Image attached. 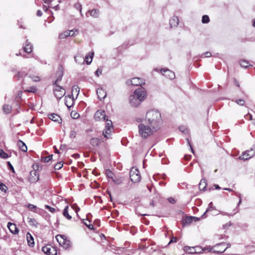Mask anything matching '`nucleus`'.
Returning a JSON list of instances; mask_svg holds the SVG:
<instances>
[{
	"mask_svg": "<svg viewBox=\"0 0 255 255\" xmlns=\"http://www.w3.org/2000/svg\"><path fill=\"white\" fill-rule=\"evenodd\" d=\"M17 145L19 147V149L23 152H26L27 150V147L25 143L22 140H19L17 141Z\"/></svg>",
	"mask_w": 255,
	"mask_h": 255,
	"instance_id": "26",
	"label": "nucleus"
},
{
	"mask_svg": "<svg viewBox=\"0 0 255 255\" xmlns=\"http://www.w3.org/2000/svg\"><path fill=\"white\" fill-rule=\"evenodd\" d=\"M135 121L137 123H142L143 121V119L140 118H135Z\"/></svg>",
	"mask_w": 255,
	"mask_h": 255,
	"instance_id": "56",
	"label": "nucleus"
},
{
	"mask_svg": "<svg viewBox=\"0 0 255 255\" xmlns=\"http://www.w3.org/2000/svg\"><path fill=\"white\" fill-rule=\"evenodd\" d=\"M9 156L7 153L5 152L2 149L0 148V157L6 159L9 157Z\"/></svg>",
	"mask_w": 255,
	"mask_h": 255,
	"instance_id": "36",
	"label": "nucleus"
},
{
	"mask_svg": "<svg viewBox=\"0 0 255 255\" xmlns=\"http://www.w3.org/2000/svg\"><path fill=\"white\" fill-rule=\"evenodd\" d=\"M103 142V141L100 138L96 137L92 138L90 141L91 145L94 147L99 146Z\"/></svg>",
	"mask_w": 255,
	"mask_h": 255,
	"instance_id": "20",
	"label": "nucleus"
},
{
	"mask_svg": "<svg viewBox=\"0 0 255 255\" xmlns=\"http://www.w3.org/2000/svg\"><path fill=\"white\" fill-rule=\"evenodd\" d=\"M89 12L90 13V15L94 17H98L99 14V11L97 9H93Z\"/></svg>",
	"mask_w": 255,
	"mask_h": 255,
	"instance_id": "34",
	"label": "nucleus"
},
{
	"mask_svg": "<svg viewBox=\"0 0 255 255\" xmlns=\"http://www.w3.org/2000/svg\"><path fill=\"white\" fill-rule=\"evenodd\" d=\"M129 103L133 107H137L138 106L141 101L137 98L134 95H130L129 98Z\"/></svg>",
	"mask_w": 255,
	"mask_h": 255,
	"instance_id": "15",
	"label": "nucleus"
},
{
	"mask_svg": "<svg viewBox=\"0 0 255 255\" xmlns=\"http://www.w3.org/2000/svg\"><path fill=\"white\" fill-rule=\"evenodd\" d=\"M161 72L163 75L169 79H173L175 77L174 73L167 69H162Z\"/></svg>",
	"mask_w": 255,
	"mask_h": 255,
	"instance_id": "17",
	"label": "nucleus"
},
{
	"mask_svg": "<svg viewBox=\"0 0 255 255\" xmlns=\"http://www.w3.org/2000/svg\"><path fill=\"white\" fill-rule=\"evenodd\" d=\"M66 145L65 144H62L60 147V149L61 150H64L66 149Z\"/></svg>",
	"mask_w": 255,
	"mask_h": 255,
	"instance_id": "63",
	"label": "nucleus"
},
{
	"mask_svg": "<svg viewBox=\"0 0 255 255\" xmlns=\"http://www.w3.org/2000/svg\"><path fill=\"white\" fill-rule=\"evenodd\" d=\"M130 179L133 183H138L141 180V175L138 169L132 167L130 170Z\"/></svg>",
	"mask_w": 255,
	"mask_h": 255,
	"instance_id": "5",
	"label": "nucleus"
},
{
	"mask_svg": "<svg viewBox=\"0 0 255 255\" xmlns=\"http://www.w3.org/2000/svg\"><path fill=\"white\" fill-rule=\"evenodd\" d=\"M70 32H68V30L65 31L61 33L59 35V39H64L69 36Z\"/></svg>",
	"mask_w": 255,
	"mask_h": 255,
	"instance_id": "35",
	"label": "nucleus"
},
{
	"mask_svg": "<svg viewBox=\"0 0 255 255\" xmlns=\"http://www.w3.org/2000/svg\"><path fill=\"white\" fill-rule=\"evenodd\" d=\"M128 84H130L133 86H142L145 84V81L143 79L138 78L134 77L132 78L130 81L128 82Z\"/></svg>",
	"mask_w": 255,
	"mask_h": 255,
	"instance_id": "12",
	"label": "nucleus"
},
{
	"mask_svg": "<svg viewBox=\"0 0 255 255\" xmlns=\"http://www.w3.org/2000/svg\"><path fill=\"white\" fill-rule=\"evenodd\" d=\"M23 49L24 51L27 53H30L32 51V45L28 42V40L26 41L25 44L23 45Z\"/></svg>",
	"mask_w": 255,
	"mask_h": 255,
	"instance_id": "19",
	"label": "nucleus"
},
{
	"mask_svg": "<svg viewBox=\"0 0 255 255\" xmlns=\"http://www.w3.org/2000/svg\"><path fill=\"white\" fill-rule=\"evenodd\" d=\"M204 56L205 57H210L211 56V53L210 52H206L204 53Z\"/></svg>",
	"mask_w": 255,
	"mask_h": 255,
	"instance_id": "61",
	"label": "nucleus"
},
{
	"mask_svg": "<svg viewBox=\"0 0 255 255\" xmlns=\"http://www.w3.org/2000/svg\"><path fill=\"white\" fill-rule=\"evenodd\" d=\"M255 155V148H251L249 150L242 153V154L239 157L240 160H247Z\"/></svg>",
	"mask_w": 255,
	"mask_h": 255,
	"instance_id": "8",
	"label": "nucleus"
},
{
	"mask_svg": "<svg viewBox=\"0 0 255 255\" xmlns=\"http://www.w3.org/2000/svg\"><path fill=\"white\" fill-rule=\"evenodd\" d=\"M7 189V187L3 183L0 182V190L5 192Z\"/></svg>",
	"mask_w": 255,
	"mask_h": 255,
	"instance_id": "43",
	"label": "nucleus"
},
{
	"mask_svg": "<svg viewBox=\"0 0 255 255\" xmlns=\"http://www.w3.org/2000/svg\"><path fill=\"white\" fill-rule=\"evenodd\" d=\"M24 92L35 93L37 92V89L35 87H30L29 88L24 90Z\"/></svg>",
	"mask_w": 255,
	"mask_h": 255,
	"instance_id": "38",
	"label": "nucleus"
},
{
	"mask_svg": "<svg viewBox=\"0 0 255 255\" xmlns=\"http://www.w3.org/2000/svg\"><path fill=\"white\" fill-rule=\"evenodd\" d=\"M43 252L47 255H57V248L52 246L51 245H47L42 248Z\"/></svg>",
	"mask_w": 255,
	"mask_h": 255,
	"instance_id": "7",
	"label": "nucleus"
},
{
	"mask_svg": "<svg viewBox=\"0 0 255 255\" xmlns=\"http://www.w3.org/2000/svg\"><path fill=\"white\" fill-rule=\"evenodd\" d=\"M7 165L8 166L9 169L14 173V168L12 166V165L11 164V163H10L9 161L7 162Z\"/></svg>",
	"mask_w": 255,
	"mask_h": 255,
	"instance_id": "54",
	"label": "nucleus"
},
{
	"mask_svg": "<svg viewBox=\"0 0 255 255\" xmlns=\"http://www.w3.org/2000/svg\"><path fill=\"white\" fill-rule=\"evenodd\" d=\"M83 222L84 224L90 230H95L94 226L91 223V221L88 219H83Z\"/></svg>",
	"mask_w": 255,
	"mask_h": 255,
	"instance_id": "31",
	"label": "nucleus"
},
{
	"mask_svg": "<svg viewBox=\"0 0 255 255\" xmlns=\"http://www.w3.org/2000/svg\"><path fill=\"white\" fill-rule=\"evenodd\" d=\"M26 75V73L23 71H20L17 72L15 75L14 77L17 78V80H20V79L23 78Z\"/></svg>",
	"mask_w": 255,
	"mask_h": 255,
	"instance_id": "33",
	"label": "nucleus"
},
{
	"mask_svg": "<svg viewBox=\"0 0 255 255\" xmlns=\"http://www.w3.org/2000/svg\"><path fill=\"white\" fill-rule=\"evenodd\" d=\"M12 107L8 104H4L2 107V111L5 114H9L12 111Z\"/></svg>",
	"mask_w": 255,
	"mask_h": 255,
	"instance_id": "28",
	"label": "nucleus"
},
{
	"mask_svg": "<svg viewBox=\"0 0 255 255\" xmlns=\"http://www.w3.org/2000/svg\"><path fill=\"white\" fill-rule=\"evenodd\" d=\"M93 55H94V53L92 52V53H88V54H87L86 56L85 60L88 65L90 64L92 62Z\"/></svg>",
	"mask_w": 255,
	"mask_h": 255,
	"instance_id": "30",
	"label": "nucleus"
},
{
	"mask_svg": "<svg viewBox=\"0 0 255 255\" xmlns=\"http://www.w3.org/2000/svg\"><path fill=\"white\" fill-rule=\"evenodd\" d=\"M28 180L32 183L36 182L39 180V174L35 169L30 172Z\"/></svg>",
	"mask_w": 255,
	"mask_h": 255,
	"instance_id": "14",
	"label": "nucleus"
},
{
	"mask_svg": "<svg viewBox=\"0 0 255 255\" xmlns=\"http://www.w3.org/2000/svg\"><path fill=\"white\" fill-rule=\"evenodd\" d=\"M29 77L34 82H38L40 80V77L37 75H32L30 76Z\"/></svg>",
	"mask_w": 255,
	"mask_h": 255,
	"instance_id": "41",
	"label": "nucleus"
},
{
	"mask_svg": "<svg viewBox=\"0 0 255 255\" xmlns=\"http://www.w3.org/2000/svg\"><path fill=\"white\" fill-rule=\"evenodd\" d=\"M27 207L28 209L31 211H34L36 209V207L32 204H28Z\"/></svg>",
	"mask_w": 255,
	"mask_h": 255,
	"instance_id": "51",
	"label": "nucleus"
},
{
	"mask_svg": "<svg viewBox=\"0 0 255 255\" xmlns=\"http://www.w3.org/2000/svg\"><path fill=\"white\" fill-rule=\"evenodd\" d=\"M209 21H210V19L208 15H204L202 16V22L203 23H208L209 22Z\"/></svg>",
	"mask_w": 255,
	"mask_h": 255,
	"instance_id": "40",
	"label": "nucleus"
},
{
	"mask_svg": "<svg viewBox=\"0 0 255 255\" xmlns=\"http://www.w3.org/2000/svg\"><path fill=\"white\" fill-rule=\"evenodd\" d=\"M28 222L29 225L32 227H37L38 225L37 220L34 218H28Z\"/></svg>",
	"mask_w": 255,
	"mask_h": 255,
	"instance_id": "32",
	"label": "nucleus"
},
{
	"mask_svg": "<svg viewBox=\"0 0 255 255\" xmlns=\"http://www.w3.org/2000/svg\"><path fill=\"white\" fill-rule=\"evenodd\" d=\"M134 95L142 102L146 97V92L144 88L141 87L135 90Z\"/></svg>",
	"mask_w": 255,
	"mask_h": 255,
	"instance_id": "9",
	"label": "nucleus"
},
{
	"mask_svg": "<svg viewBox=\"0 0 255 255\" xmlns=\"http://www.w3.org/2000/svg\"><path fill=\"white\" fill-rule=\"evenodd\" d=\"M97 94L100 100L104 99L106 97V92L102 88H99L97 91Z\"/></svg>",
	"mask_w": 255,
	"mask_h": 255,
	"instance_id": "25",
	"label": "nucleus"
},
{
	"mask_svg": "<svg viewBox=\"0 0 255 255\" xmlns=\"http://www.w3.org/2000/svg\"><path fill=\"white\" fill-rule=\"evenodd\" d=\"M45 208L48 210L50 212H51L52 213L55 212L56 211H59V210L58 209H56L55 208L51 207L47 205H45Z\"/></svg>",
	"mask_w": 255,
	"mask_h": 255,
	"instance_id": "37",
	"label": "nucleus"
},
{
	"mask_svg": "<svg viewBox=\"0 0 255 255\" xmlns=\"http://www.w3.org/2000/svg\"><path fill=\"white\" fill-rule=\"evenodd\" d=\"M26 236H27V243H28V245L30 247H33L34 245V242L33 238L32 237V236L29 233H28L27 234Z\"/></svg>",
	"mask_w": 255,
	"mask_h": 255,
	"instance_id": "29",
	"label": "nucleus"
},
{
	"mask_svg": "<svg viewBox=\"0 0 255 255\" xmlns=\"http://www.w3.org/2000/svg\"><path fill=\"white\" fill-rule=\"evenodd\" d=\"M138 128L139 134L144 139L152 135L154 132L157 130L149 125H145L143 123H140L138 125Z\"/></svg>",
	"mask_w": 255,
	"mask_h": 255,
	"instance_id": "2",
	"label": "nucleus"
},
{
	"mask_svg": "<svg viewBox=\"0 0 255 255\" xmlns=\"http://www.w3.org/2000/svg\"><path fill=\"white\" fill-rule=\"evenodd\" d=\"M184 251L188 254H193L199 253V251H196V248L194 247H190L188 246H185L184 248Z\"/></svg>",
	"mask_w": 255,
	"mask_h": 255,
	"instance_id": "24",
	"label": "nucleus"
},
{
	"mask_svg": "<svg viewBox=\"0 0 255 255\" xmlns=\"http://www.w3.org/2000/svg\"><path fill=\"white\" fill-rule=\"evenodd\" d=\"M196 217L192 216H187L182 220V224L183 227L190 225L193 221H196L197 220Z\"/></svg>",
	"mask_w": 255,
	"mask_h": 255,
	"instance_id": "16",
	"label": "nucleus"
},
{
	"mask_svg": "<svg viewBox=\"0 0 255 255\" xmlns=\"http://www.w3.org/2000/svg\"><path fill=\"white\" fill-rule=\"evenodd\" d=\"M68 32H70L69 36H74L76 35V32L78 33L77 30H68Z\"/></svg>",
	"mask_w": 255,
	"mask_h": 255,
	"instance_id": "49",
	"label": "nucleus"
},
{
	"mask_svg": "<svg viewBox=\"0 0 255 255\" xmlns=\"http://www.w3.org/2000/svg\"><path fill=\"white\" fill-rule=\"evenodd\" d=\"M71 207L74 210H75L76 213H77L80 210L79 207L76 204L72 205Z\"/></svg>",
	"mask_w": 255,
	"mask_h": 255,
	"instance_id": "47",
	"label": "nucleus"
},
{
	"mask_svg": "<svg viewBox=\"0 0 255 255\" xmlns=\"http://www.w3.org/2000/svg\"><path fill=\"white\" fill-rule=\"evenodd\" d=\"M236 103L240 106H244L245 104V101L243 99H238L236 101Z\"/></svg>",
	"mask_w": 255,
	"mask_h": 255,
	"instance_id": "42",
	"label": "nucleus"
},
{
	"mask_svg": "<svg viewBox=\"0 0 255 255\" xmlns=\"http://www.w3.org/2000/svg\"><path fill=\"white\" fill-rule=\"evenodd\" d=\"M55 238L59 245L64 249H67L71 247L72 243L66 236L57 235Z\"/></svg>",
	"mask_w": 255,
	"mask_h": 255,
	"instance_id": "3",
	"label": "nucleus"
},
{
	"mask_svg": "<svg viewBox=\"0 0 255 255\" xmlns=\"http://www.w3.org/2000/svg\"><path fill=\"white\" fill-rule=\"evenodd\" d=\"M145 120L147 121L148 125L158 129L161 122V114L157 110H149L146 113Z\"/></svg>",
	"mask_w": 255,
	"mask_h": 255,
	"instance_id": "1",
	"label": "nucleus"
},
{
	"mask_svg": "<svg viewBox=\"0 0 255 255\" xmlns=\"http://www.w3.org/2000/svg\"><path fill=\"white\" fill-rule=\"evenodd\" d=\"M42 160L44 162H49L50 160H49V158L48 157V156H45V157H44L42 158Z\"/></svg>",
	"mask_w": 255,
	"mask_h": 255,
	"instance_id": "59",
	"label": "nucleus"
},
{
	"mask_svg": "<svg viewBox=\"0 0 255 255\" xmlns=\"http://www.w3.org/2000/svg\"><path fill=\"white\" fill-rule=\"evenodd\" d=\"M63 163L60 162L56 164L54 166V168L55 170H59L61 169L63 167Z\"/></svg>",
	"mask_w": 255,
	"mask_h": 255,
	"instance_id": "44",
	"label": "nucleus"
},
{
	"mask_svg": "<svg viewBox=\"0 0 255 255\" xmlns=\"http://www.w3.org/2000/svg\"><path fill=\"white\" fill-rule=\"evenodd\" d=\"M63 67L62 65H60L56 74V80L54 81L53 84L58 85V82L62 80L63 75Z\"/></svg>",
	"mask_w": 255,
	"mask_h": 255,
	"instance_id": "13",
	"label": "nucleus"
},
{
	"mask_svg": "<svg viewBox=\"0 0 255 255\" xmlns=\"http://www.w3.org/2000/svg\"><path fill=\"white\" fill-rule=\"evenodd\" d=\"M48 117L51 120L56 122L58 123H60L62 121V119L60 117L56 114H51L49 115Z\"/></svg>",
	"mask_w": 255,
	"mask_h": 255,
	"instance_id": "21",
	"label": "nucleus"
},
{
	"mask_svg": "<svg viewBox=\"0 0 255 255\" xmlns=\"http://www.w3.org/2000/svg\"><path fill=\"white\" fill-rule=\"evenodd\" d=\"M179 20L177 16H174L169 20V24L171 27H176L178 25Z\"/></svg>",
	"mask_w": 255,
	"mask_h": 255,
	"instance_id": "23",
	"label": "nucleus"
},
{
	"mask_svg": "<svg viewBox=\"0 0 255 255\" xmlns=\"http://www.w3.org/2000/svg\"><path fill=\"white\" fill-rule=\"evenodd\" d=\"M206 185V184L205 181L201 180L199 183V188H201V187H202L203 189H204L205 188Z\"/></svg>",
	"mask_w": 255,
	"mask_h": 255,
	"instance_id": "50",
	"label": "nucleus"
},
{
	"mask_svg": "<svg viewBox=\"0 0 255 255\" xmlns=\"http://www.w3.org/2000/svg\"><path fill=\"white\" fill-rule=\"evenodd\" d=\"M248 63L247 62H246V61H243V62H242L241 63V65L242 66H243V67H248Z\"/></svg>",
	"mask_w": 255,
	"mask_h": 255,
	"instance_id": "58",
	"label": "nucleus"
},
{
	"mask_svg": "<svg viewBox=\"0 0 255 255\" xmlns=\"http://www.w3.org/2000/svg\"><path fill=\"white\" fill-rule=\"evenodd\" d=\"M94 119L96 121H106L108 120L106 119V115L105 112L104 110H98L94 115Z\"/></svg>",
	"mask_w": 255,
	"mask_h": 255,
	"instance_id": "11",
	"label": "nucleus"
},
{
	"mask_svg": "<svg viewBox=\"0 0 255 255\" xmlns=\"http://www.w3.org/2000/svg\"><path fill=\"white\" fill-rule=\"evenodd\" d=\"M245 118L246 120H253L252 116L250 114H248L247 115H246Z\"/></svg>",
	"mask_w": 255,
	"mask_h": 255,
	"instance_id": "55",
	"label": "nucleus"
},
{
	"mask_svg": "<svg viewBox=\"0 0 255 255\" xmlns=\"http://www.w3.org/2000/svg\"><path fill=\"white\" fill-rule=\"evenodd\" d=\"M228 248L226 246V243H222L213 247L211 249V251L214 253H224Z\"/></svg>",
	"mask_w": 255,
	"mask_h": 255,
	"instance_id": "10",
	"label": "nucleus"
},
{
	"mask_svg": "<svg viewBox=\"0 0 255 255\" xmlns=\"http://www.w3.org/2000/svg\"><path fill=\"white\" fill-rule=\"evenodd\" d=\"M168 202L171 204H175L176 203V200L173 197H169L167 199Z\"/></svg>",
	"mask_w": 255,
	"mask_h": 255,
	"instance_id": "52",
	"label": "nucleus"
},
{
	"mask_svg": "<svg viewBox=\"0 0 255 255\" xmlns=\"http://www.w3.org/2000/svg\"><path fill=\"white\" fill-rule=\"evenodd\" d=\"M102 70L101 69L99 68L96 70L95 74L97 76V77H99L100 75L102 74Z\"/></svg>",
	"mask_w": 255,
	"mask_h": 255,
	"instance_id": "53",
	"label": "nucleus"
},
{
	"mask_svg": "<svg viewBox=\"0 0 255 255\" xmlns=\"http://www.w3.org/2000/svg\"><path fill=\"white\" fill-rule=\"evenodd\" d=\"M65 104L68 107L70 108L73 104V99L71 98V96L67 95L65 97Z\"/></svg>",
	"mask_w": 255,
	"mask_h": 255,
	"instance_id": "22",
	"label": "nucleus"
},
{
	"mask_svg": "<svg viewBox=\"0 0 255 255\" xmlns=\"http://www.w3.org/2000/svg\"><path fill=\"white\" fill-rule=\"evenodd\" d=\"M191 155L186 154L184 156V159L186 160H190L191 159Z\"/></svg>",
	"mask_w": 255,
	"mask_h": 255,
	"instance_id": "57",
	"label": "nucleus"
},
{
	"mask_svg": "<svg viewBox=\"0 0 255 255\" xmlns=\"http://www.w3.org/2000/svg\"><path fill=\"white\" fill-rule=\"evenodd\" d=\"M234 84L236 86H237L238 87H240L239 82L236 79H234Z\"/></svg>",
	"mask_w": 255,
	"mask_h": 255,
	"instance_id": "64",
	"label": "nucleus"
},
{
	"mask_svg": "<svg viewBox=\"0 0 255 255\" xmlns=\"http://www.w3.org/2000/svg\"><path fill=\"white\" fill-rule=\"evenodd\" d=\"M75 7L78 9H80V11L81 10V5L79 4V3H77V4H75Z\"/></svg>",
	"mask_w": 255,
	"mask_h": 255,
	"instance_id": "62",
	"label": "nucleus"
},
{
	"mask_svg": "<svg viewBox=\"0 0 255 255\" xmlns=\"http://www.w3.org/2000/svg\"><path fill=\"white\" fill-rule=\"evenodd\" d=\"M177 238L176 237H173L170 240V241L169 242V244H170L171 243H176L177 242Z\"/></svg>",
	"mask_w": 255,
	"mask_h": 255,
	"instance_id": "60",
	"label": "nucleus"
},
{
	"mask_svg": "<svg viewBox=\"0 0 255 255\" xmlns=\"http://www.w3.org/2000/svg\"><path fill=\"white\" fill-rule=\"evenodd\" d=\"M69 206H66L65 208H64V209L63 210V215L64 216V217H65L67 219L69 220H71L72 219V216L70 215L69 214Z\"/></svg>",
	"mask_w": 255,
	"mask_h": 255,
	"instance_id": "27",
	"label": "nucleus"
},
{
	"mask_svg": "<svg viewBox=\"0 0 255 255\" xmlns=\"http://www.w3.org/2000/svg\"><path fill=\"white\" fill-rule=\"evenodd\" d=\"M113 181L115 183L117 184H120L121 183H122V180L121 178H116V177H115L113 179Z\"/></svg>",
	"mask_w": 255,
	"mask_h": 255,
	"instance_id": "48",
	"label": "nucleus"
},
{
	"mask_svg": "<svg viewBox=\"0 0 255 255\" xmlns=\"http://www.w3.org/2000/svg\"><path fill=\"white\" fill-rule=\"evenodd\" d=\"M106 172L107 176L112 180L115 177L114 173L110 169H107Z\"/></svg>",
	"mask_w": 255,
	"mask_h": 255,
	"instance_id": "39",
	"label": "nucleus"
},
{
	"mask_svg": "<svg viewBox=\"0 0 255 255\" xmlns=\"http://www.w3.org/2000/svg\"><path fill=\"white\" fill-rule=\"evenodd\" d=\"M7 228L12 234H17L18 233V230L15 224L8 222L7 224Z\"/></svg>",
	"mask_w": 255,
	"mask_h": 255,
	"instance_id": "18",
	"label": "nucleus"
},
{
	"mask_svg": "<svg viewBox=\"0 0 255 255\" xmlns=\"http://www.w3.org/2000/svg\"><path fill=\"white\" fill-rule=\"evenodd\" d=\"M114 130L113 123L111 120H107L105 128L103 131V135L106 138H109L112 135V133Z\"/></svg>",
	"mask_w": 255,
	"mask_h": 255,
	"instance_id": "6",
	"label": "nucleus"
},
{
	"mask_svg": "<svg viewBox=\"0 0 255 255\" xmlns=\"http://www.w3.org/2000/svg\"><path fill=\"white\" fill-rule=\"evenodd\" d=\"M77 135V132L75 130H71L70 132V137L71 138L76 137Z\"/></svg>",
	"mask_w": 255,
	"mask_h": 255,
	"instance_id": "46",
	"label": "nucleus"
},
{
	"mask_svg": "<svg viewBox=\"0 0 255 255\" xmlns=\"http://www.w3.org/2000/svg\"><path fill=\"white\" fill-rule=\"evenodd\" d=\"M53 93L54 96L57 100H60L66 94L65 88L59 85L53 84Z\"/></svg>",
	"mask_w": 255,
	"mask_h": 255,
	"instance_id": "4",
	"label": "nucleus"
},
{
	"mask_svg": "<svg viewBox=\"0 0 255 255\" xmlns=\"http://www.w3.org/2000/svg\"><path fill=\"white\" fill-rule=\"evenodd\" d=\"M71 117L75 119H78L79 117V114L75 112L72 111L71 113Z\"/></svg>",
	"mask_w": 255,
	"mask_h": 255,
	"instance_id": "45",
	"label": "nucleus"
}]
</instances>
